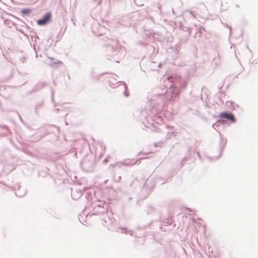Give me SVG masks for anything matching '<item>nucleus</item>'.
<instances>
[{
    "label": "nucleus",
    "instance_id": "f03ea898",
    "mask_svg": "<svg viewBox=\"0 0 258 258\" xmlns=\"http://www.w3.org/2000/svg\"><path fill=\"white\" fill-rule=\"evenodd\" d=\"M220 117L222 118H227V119H229L232 121H233L234 120V117L233 115L231 113H222L220 114Z\"/></svg>",
    "mask_w": 258,
    "mask_h": 258
},
{
    "label": "nucleus",
    "instance_id": "f257e3e1",
    "mask_svg": "<svg viewBox=\"0 0 258 258\" xmlns=\"http://www.w3.org/2000/svg\"><path fill=\"white\" fill-rule=\"evenodd\" d=\"M51 15L50 13H48L44 16V17L37 21V23L39 25H43L46 24L50 19Z\"/></svg>",
    "mask_w": 258,
    "mask_h": 258
},
{
    "label": "nucleus",
    "instance_id": "7ed1b4c3",
    "mask_svg": "<svg viewBox=\"0 0 258 258\" xmlns=\"http://www.w3.org/2000/svg\"><path fill=\"white\" fill-rule=\"evenodd\" d=\"M31 12V10L29 9H23L21 10V12L22 14L25 15V14H28L30 13Z\"/></svg>",
    "mask_w": 258,
    "mask_h": 258
}]
</instances>
